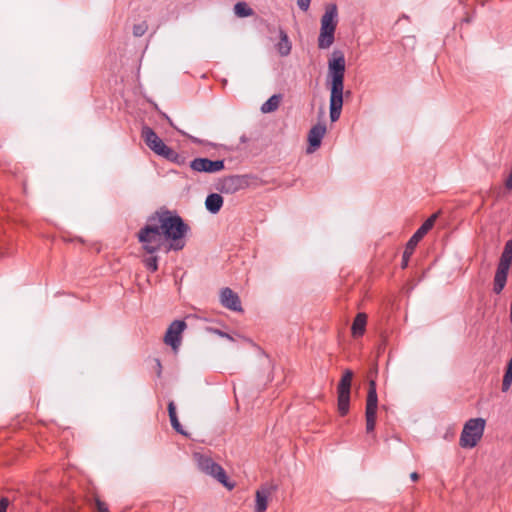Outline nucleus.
Returning <instances> with one entry per match:
<instances>
[{"label": "nucleus", "mask_w": 512, "mask_h": 512, "mask_svg": "<svg viewBox=\"0 0 512 512\" xmlns=\"http://www.w3.org/2000/svg\"><path fill=\"white\" fill-rule=\"evenodd\" d=\"M410 478L412 481H417L419 479V474L417 472H412L410 474Z\"/></svg>", "instance_id": "obj_35"}, {"label": "nucleus", "mask_w": 512, "mask_h": 512, "mask_svg": "<svg viewBox=\"0 0 512 512\" xmlns=\"http://www.w3.org/2000/svg\"><path fill=\"white\" fill-rule=\"evenodd\" d=\"M248 185L246 176L230 175L220 178L215 183V189L221 193L233 194Z\"/></svg>", "instance_id": "obj_9"}, {"label": "nucleus", "mask_w": 512, "mask_h": 512, "mask_svg": "<svg viewBox=\"0 0 512 512\" xmlns=\"http://www.w3.org/2000/svg\"><path fill=\"white\" fill-rule=\"evenodd\" d=\"M168 415L170 419V423L172 428L179 434L187 436V432L183 429L182 425L179 422L177 413H176V405L174 401H170L167 406Z\"/></svg>", "instance_id": "obj_19"}, {"label": "nucleus", "mask_w": 512, "mask_h": 512, "mask_svg": "<svg viewBox=\"0 0 512 512\" xmlns=\"http://www.w3.org/2000/svg\"><path fill=\"white\" fill-rule=\"evenodd\" d=\"M265 26H266L267 32L270 33V34H273V33H276V32L278 33V28L280 27V26L277 27V26H275L274 24H271V23H266Z\"/></svg>", "instance_id": "obj_31"}, {"label": "nucleus", "mask_w": 512, "mask_h": 512, "mask_svg": "<svg viewBox=\"0 0 512 512\" xmlns=\"http://www.w3.org/2000/svg\"><path fill=\"white\" fill-rule=\"evenodd\" d=\"M325 133L326 125L322 123H317L310 129L308 133V153H313L321 146V142Z\"/></svg>", "instance_id": "obj_14"}, {"label": "nucleus", "mask_w": 512, "mask_h": 512, "mask_svg": "<svg viewBox=\"0 0 512 512\" xmlns=\"http://www.w3.org/2000/svg\"><path fill=\"white\" fill-rule=\"evenodd\" d=\"M223 197L218 193H210L206 197L205 207L211 214H217L223 206Z\"/></svg>", "instance_id": "obj_18"}, {"label": "nucleus", "mask_w": 512, "mask_h": 512, "mask_svg": "<svg viewBox=\"0 0 512 512\" xmlns=\"http://www.w3.org/2000/svg\"><path fill=\"white\" fill-rule=\"evenodd\" d=\"M338 24V10L334 3L328 4L325 13L321 17L318 47L328 49L335 41V31Z\"/></svg>", "instance_id": "obj_3"}, {"label": "nucleus", "mask_w": 512, "mask_h": 512, "mask_svg": "<svg viewBox=\"0 0 512 512\" xmlns=\"http://www.w3.org/2000/svg\"><path fill=\"white\" fill-rule=\"evenodd\" d=\"M437 217H438L437 214L431 215L428 219H426L424 221V223L410 237V239L406 243V246H405V249H404V252L402 255V261H401L402 269H405L408 267L410 257L413 254L416 246L421 241V239L429 232V230L432 229Z\"/></svg>", "instance_id": "obj_6"}, {"label": "nucleus", "mask_w": 512, "mask_h": 512, "mask_svg": "<svg viewBox=\"0 0 512 512\" xmlns=\"http://www.w3.org/2000/svg\"><path fill=\"white\" fill-rule=\"evenodd\" d=\"M512 263V239L505 243L503 252L500 256L499 263L494 276L493 291L500 294L507 282V276Z\"/></svg>", "instance_id": "obj_5"}, {"label": "nucleus", "mask_w": 512, "mask_h": 512, "mask_svg": "<svg viewBox=\"0 0 512 512\" xmlns=\"http://www.w3.org/2000/svg\"><path fill=\"white\" fill-rule=\"evenodd\" d=\"M512 384V357L507 363L502 381V391L507 392Z\"/></svg>", "instance_id": "obj_25"}, {"label": "nucleus", "mask_w": 512, "mask_h": 512, "mask_svg": "<svg viewBox=\"0 0 512 512\" xmlns=\"http://www.w3.org/2000/svg\"><path fill=\"white\" fill-rule=\"evenodd\" d=\"M346 71L345 55L341 50H334L328 60L327 85L330 91L329 114L331 122H336L341 115L344 96L351 94L350 90L344 91Z\"/></svg>", "instance_id": "obj_2"}, {"label": "nucleus", "mask_w": 512, "mask_h": 512, "mask_svg": "<svg viewBox=\"0 0 512 512\" xmlns=\"http://www.w3.org/2000/svg\"><path fill=\"white\" fill-rule=\"evenodd\" d=\"M353 376V371L346 369L337 385V409L341 416H346L349 412Z\"/></svg>", "instance_id": "obj_7"}, {"label": "nucleus", "mask_w": 512, "mask_h": 512, "mask_svg": "<svg viewBox=\"0 0 512 512\" xmlns=\"http://www.w3.org/2000/svg\"><path fill=\"white\" fill-rule=\"evenodd\" d=\"M166 118H167V121L169 122V124H170L171 126H173V123H172L171 119H170L168 116H166Z\"/></svg>", "instance_id": "obj_39"}, {"label": "nucleus", "mask_w": 512, "mask_h": 512, "mask_svg": "<svg viewBox=\"0 0 512 512\" xmlns=\"http://www.w3.org/2000/svg\"><path fill=\"white\" fill-rule=\"evenodd\" d=\"M212 331H213L214 333H216L217 335L221 336V337L227 338V339H229V340H233L232 336H231V335H229V334H228V333H226V332H223V331H221V330H219V329H213Z\"/></svg>", "instance_id": "obj_32"}, {"label": "nucleus", "mask_w": 512, "mask_h": 512, "mask_svg": "<svg viewBox=\"0 0 512 512\" xmlns=\"http://www.w3.org/2000/svg\"><path fill=\"white\" fill-rule=\"evenodd\" d=\"M8 255V252L0 251V257H4Z\"/></svg>", "instance_id": "obj_38"}, {"label": "nucleus", "mask_w": 512, "mask_h": 512, "mask_svg": "<svg viewBox=\"0 0 512 512\" xmlns=\"http://www.w3.org/2000/svg\"><path fill=\"white\" fill-rule=\"evenodd\" d=\"M486 421L483 418L469 419L461 432L459 444L462 448H474L483 436Z\"/></svg>", "instance_id": "obj_4"}, {"label": "nucleus", "mask_w": 512, "mask_h": 512, "mask_svg": "<svg viewBox=\"0 0 512 512\" xmlns=\"http://www.w3.org/2000/svg\"><path fill=\"white\" fill-rule=\"evenodd\" d=\"M377 408H378V395L376 389V382L374 380H370L367 399H366V409H365V417H366V432L372 433L375 430L376 425V416H377Z\"/></svg>", "instance_id": "obj_8"}, {"label": "nucleus", "mask_w": 512, "mask_h": 512, "mask_svg": "<svg viewBox=\"0 0 512 512\" xmlns=\"http://www.w3.org/2000/svg\"><path fill=\"white\" fill-rule=\"evenodd\" d=\"M190 168L199 173H217L225 168L223 159L211 160L209 158H195L189 163Z\"/></svg>", "instance_id": "obj_10"}, {"label": "nucleus", "mask_w": 512, "mask_h": 512, "mask_svg": "<svg viewBox=\"0 0 512 512\" xmlns=\"http://www.w3.org/2000/svg\"><path fill=\"white\" fill-rule=\"evenodd\" d=\"M310 3L311 0H297V5L302 11H307L309 9Z\"/></svg>", "instance_id": "obj_29"}, {"label": "nucleus", "mask_w": 512, "mask_h": 512, "mask_svg": "<svg viewBox=\"0 0 512 512\" xmlns=\"http://www.w3.org/2000/svg\"><path fill=\"white\" fill-rule=\"evenodd\" d=\"M147 29H148V25L145 21L135 24L133 26V35L135 37H141L146 33Z\"/></svg>", "instance_id": "obj_27"}, {"label": "nucleus", "mask_w": 512, "mask_h": 512, "mask_svg": "<svg viewBox=\"0 0 512 512\" xmlns=\"http://www.w3.org/2000/svg\"><path fill=\"white\" fill-rule=\"evenodd\" d=\"M281 99H282L281 94L272 95L267 101H265L261 105V108H260L261 112L266 114V113H271V112L276 111L280 105Z\"/></svg>", "instance_id": "obj_22"}, {"label": "nucleus", "mask_w": 512, "mask_h": 512, "mask_svg": "<svg viewBox=\"0 0 512 512\" xmlns=\"http://www.w3.org/2000/svg\"><path fill=\"white\" fill-rule=\"evenodd\" d=\"M234 13L239 18H245L254 15V10L246 2L240 1L234 5Z\"/></svg>", "instance_id": "obj_23"}, {"label": "nucleus", "mask_w": 512, "mask_h": 512, "mask_svg": "<svg viewBox=\"0 0 512 512\" xmlns=\"http://www.w3.org/2000/svg\"><path fill=\"white\" fill-rule=\"evenodd\" d=\"M161 157L179 166H183L187 163V157L184 154L176 152L169 146L166 148Z\"/></svg>", "instance_id": "obj_21"}, {"label": "nucleus", "mask_w": 512, "mask_h": 512, "mask_svg": "<svg viewBox=\"0 0 512 512\" xmlns=\"http://www.w3.org/2000/svg\"><path fill=\"white\" fill-rule=\"evenodd\" d=\"M9 499L6 497H3L0 499V512H7V508L9 506Z\"/></svg>", "instance_id": "obj_30"}, {"label": "nucleus", "mask_w": 512, "mask_h": 512, "mask_svg": "<svg viewBox=\"0 0 512 512\" xmlns=\"http://www.w3.org/2000/svg\"><path fill=\"white\" fill-rule=\"evenodd\" d=\"M213 478H215L219 483H221L228 490H232L235 487V483L229 481L226 471L223 469L222 466L220 467V469L217 470V472Z\"/></svg>", "instance_id": "obj_24"}, {"label": "nucleus", "mask_w": 512, "mask_h": 512, "mask_svg": "<svg viewBox=\"0 0 512 512\" xmlns=\"http://www.w3.org/2000/svg\"><path fill=\"white\" fill-rule=\"evenodd\" d=\"M156 366H157V376L160 377L162 373V365L161 361L159 359H155Z\"/></svg>", "instance_id": "obj_34"}, {"label": "nucleus", "mask_w": 512, "mask_h": 512, "mask_svg": "<svg viewBox=\"0 0 512 512\" xmlns=\"http://www.w3.org/2000/svg\"><path fill=\"white\" fill-rule=\"evenodd\" d=\"M141 137L145 144L158 156H161L168 147L164 141L149 126H143Z\"/></svg>", "instance_id": "obj_12"}, {"label": "nucleus", "mask_w": 512, "mask_h": 512, "mask_svg": "<svg viewBox=\"0 0 512 512\" xmlns=\"http://www.w3.org/2000/svg\"><path fill=\"white\" fill-rule=\"evenodd\" d=\"M279 41L275 44V48L280 56L286 57L291 53L292 43L287 32L282 28H278Z\"/></svg>", "instance_id": "obj_16"}, {"label": "nucleus", "mask_w": 512, "mask_h": 512, "mask_svg": "<svg viewBox=\"0 0 512 512\" xmlns=\"http://www.w3.org/2000/svg\"><path fill=\"white\" fill-rule=\"evenodd\" d=\"M220 303L223 307L235 311H242L241 301L237 293H235L231 288L225 287L221 289L220 292Z\"/></svg>", "instance_id": "obj_13"}, {"label": "nucleus", "mask_w": 512, "mask_h": 512, "mask_svg": "<svg viewBox=\"0 0 512 512\" xmlns=\"http://www.w3.org/2000/svg\"><path fill=\"white\" fill-rule=\"evenodd\" d=\"M189 138L191 139V141L193 143H196V144H199V143H202V141L196 137H193V136H189Z\"/></svg>", "instance_id": "obj_37"}, {"label": "nucleus", "mask_w": 512, "mask_h": 512, "mask_svg": "<svg viewBox=\"0 0 512 512\" xmlns=\"http://www.w3.org/2000/svg\"><path fill=\"white\" fill-rule=\"evenodd\" d=\"M277 485H264L256 491L255 494V512H265L267 510L268 498L272 492L277 490Z\"/></svg>", "instance_id": "obj_15"}, {"label": "nucleus", "mask_w": 512, "mask_h": 512, "mask_svg": "<svg viewBox=\"0 0 512 512\" xmlns=\"http://www.w3.org/2000/svg\"><path fill=\"white\" fill-rule=\"evenodd\" d=\"M187 324L184 320H174L168 327L164 342L174 351H177L181 344V334L186 329Z\"/></svg>", "instance_id": "obj_11"}, {"label": "nucleus", "mask_w": 512, "mask_h": 512, "mask_svg": "<svg viewBox=\"0 0 512 512\" xmlns=\"http://www.w3.org/2000/svg\"><path fill=\"white\" fill-rule=\"evenodd\" d=\"M505 187L508 189V190H511L512 189V170L510 171L507 179L505 180Z\"/></svg>", "instance_id": "obj_33"}, {"label": "nucleus", "mask_w": 512, "mask_h": 512, "mask_svg": "<svg viewBox=\"0 0 512 512\" xmlns=\"http://www.w3.org/2000/svg\"><path fill=\"white\" fill-rule=\"evenodd\" d=\"M472 20H473V17L471 15H467L465 18H463L462 22L470 23V22H472Z\"/></svg>", "instance_id": "obj_36"}, {"label": "nucleus", "mask_w": 512, "mask_h": 512, "mask_svg": "<svg viewBox=\"0 0 512 512\" xmlns=\"http://www.w3.org/2000/svg\"><path fill=\"white\" fill-rule=\"evenodd\" d=\"M151 255L152 256L146 258L143 262L147 270L154 273L158 270V257L153 254Z\"/></svg>", "instance_id": "obj_26"}, {"label": "nucleus", "mask_w": 512, "mask_h": 512, "mask_svg": "<svg viewBox=\"0 0 512 512\" xmlns=\"http://www.w3.org/2000/svg\"><path fill=\"white\" fill-rule=\"evenodd\" d=\"M198 467L205 474L214 477L217 470L220 469L221 465L216 463L212 458L204 455L198 457Z\"/></svg>", "instance_id": "obj_17"}, {"label": "nucleus", "mask_w": 512, "mask_h": 512, "mask_svg": "<svg viewBox=\"0 0 512 512\" xmlns=\"http://www.w3.org/2000/svg\"><path fill=\"white\" fill-rule=\"evenodd\" d=\"M190 226L175 211L161 207L147 218V223L138 231L137 239L147 254L161 250L164 240L169 241L167 251H179L185 247L184 238Z\"/></svg>", "instance_id": "obj_1"}, {"label": "nucleus", "mask_w": 512, "mask_h": 512, "mask_svg": "<svg viewBox=\"0 0 512 512\" xmlns=\"http://www.w3.org/2000/svg\"><path fill=\"white\" fill-rule=\"evenodd\" d=\"M95 504L98 512H109L108 505L99 498L95 499Z\"/></svg>", "instance_id": "obj_28"}, {"label": "nucleus", "mask_w": 512, "mask_h": 512, "mask_svg": "<svg viewBox=\"0 0 512 512\" xmlns=\"http://www.w3.org/2000/svg\"><path fill=\"white\" fill-rule=\"evenodd\" d=\"M367 324V315L358 313L353 320L351 332L354 337H360L364 334Z\"/></svg>", "instance_id": "obj_20"}]
</instances>
